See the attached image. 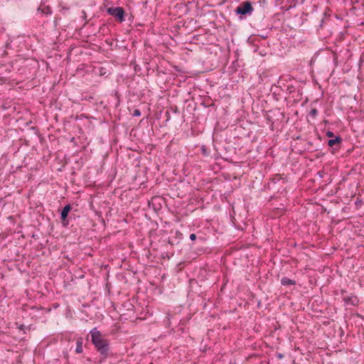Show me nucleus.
Segmentation results:
<instances>
[{"label":"nucleus","mask_w":364,"mask_h":364,"mask_svg":"<svg viewBox=\"0 0 364 364\" xmlns=\"http://www.w3.org/2000/svg\"><path fill=\"white\" fill-rule=\"evenodd\" d=\"M150 364H153V363H150Z\"/></svg>","instance_id":"26"},{"label":"nucleus","mask_w":364,"mask_h":364,"mask_svg":"<svg viewBox=\"0 0 364 364\" xmlns=\"http://www.w3.org/2000/svg\"><path fill=\"white\" fill-rule=\"evenodd\" d=\"M263 38H265L267 36H264V34H262Z\"/></svg>","instance_id":"25"},{"label":"nucleus","mask_w":364,"mask_h":364,"mask_svg":"<svg viewBox=\"0 0 364 364\" xmlns=\"http://www.w3.org/2000/svg\"><path fill=\"white\" fill-rule=\"evenodd\" d=\"M343 139L341 136L337 135L334 139H330L327 144L329 147L333 148L335 150H338L341 148V144H342Z\"/></svg>","instance_id":"7"},{"label":"nucleus","mask_w":364,"mask_h":364,"mask_svg":"<svg viewBox=\"0 0 364 364\" xmlns=\"http://www.w3.org/2000/svg\"><path fill=\"white\" fill-rule=\"evenodd\" d=\"M326 136L328 138L334 139L336 136L334 133L331 131H327L326 133Z\"/></svg>","instance_id":"14"},{"label":"nucleus","mask_w":364,"mask_h":364,"mask_svg":"<svg viewBox=\"0 0 364 364\" xmlns=\"http://www.w3.org/2000/svg\"><path fill=\"white\" fill-rule=\"evenodd\" d=\"M318 114V110L316 108H312L309 112V115L313 118H315Z\"/></svg>","instance_id":"12"},{"label":"nucleus","mask_w":364,"mask_h":364,"mask_svg":"<svg viewBox=\"0 0 364 364\" xmlns=\"http://www.w3.org/2000/svg\"><path fill=\"white\" fill-rule=\"evenodd\" d=\"M19 328H20L21 330H24L25 326H24L23 325H21V326L19 327Z\"/></svg>","instance_id":"22"},{"label":"nucleus","mask_w":364,"mask_h":364,"mask_svg":"<svg viewBox=\"0 0 364 364\" xmlns=\"http://www.w3.org/2000/svg\"><path fill=\"white\" fill-rule=\"evenodd\" d=\"M253 11L254 8L252 5V3L249 1H245L240 4V5L235 10V12L236 14L240 15V18L242 19L247 15H251Z\"/></svg>","instance_id":"3"},{"label":"nucleus","mask_w":364,"mask_h":364,"mask_svg":"<svg viewBox=\"0 0 364 364\" xmlns=\"http://www.w3.org/2000/svg\"><path fill=\"white\" fill-rule=\"evenodd\" d=\"M263 38H265L267 36H264V34H262Z\"/></svg>","instance_id":"24"},{"label":"nucleus","mask_w":364,"mask_h":364,"mask_svg":"<svg viewBox=\"0 0 364 364\" xmlns=\"http://www.w3.org/2000/svg\"><path fill=\"white\" fill-rule=\"evenodd\" d=\"M38 11H41V13H43V14H44L46 15H50V14H52V9H51V7L50 6H46L43 9L39 7L38 9Z\"/></svg>","instance_id":"11"},{"label":"nucleus","mask_w":364,"mask_h":364,"mask_svg":"<svg viewBox=\"0 0 364 364\" xmlns=\"http://www.w3.org/2000/svg\"><path fill=\"white\" fill-rule=\"evenodd\" d=\"M87 360L89 361V362H91V358H87Z\"/></svg>","instance_id":"23"},{"label":"nucleus","mask_w":364,"mask_h":364,"mask_svg":"<svg viewBox=\"0 0 364 364\" xmlns=\"http://www.w3.org/2000/svg\"><path fill=\"white\" fill-rule=\"evenodd\" d=\"M91 337V342L94 345L95 350L100 353V359L95 360V363L101 364L104 363L107 358L113 356V353L110 350L109 341L107 339L97 328H92L87 336V339Z\"/></svg>","instance_id":"1"},{"label":"nucleus","mask_w":364,"mask_h":364,"mask_svg":"<svg viewBox=\"0 0 364 364\" xmlns=\"http://www.w3.org/2000/svg\"><path fill=\"white\" fill-rule=\"evenodd\" d=\"M325 14L323 13H311L306 14V18L303 20L302 24L304 28H311L318 31L323 28L325 21Z\"/></svg>","instance_id":"2"},{"label":"nucleus","mask_w":364,"mask_h":364,"mask_svg":"<svg viewBox=\"0 0 364 364\" xmlns=\"http://www.w3.org/2000/svg\"><path fill=\"white\" fill-rule=\"evenodd\" d=\"M276 356L278 359H282L284 358V355L281 353H277Z\"/></svg>","instance_id":"18"},{"label":"nucleus","mask_w":364,"mask_h":364,"mask_svg":"<svg viewBox=\"0 0 364 364\" xmlns=\"http://www.w3.org/2000/svg\"><path fill=\"white\" fill-rule=\"evenodd\" d=\"M347 291L346 289L341 290V294L342 296V300L344 302V305L347 306H357L359 304L358 297L353 293H350L349 294H347Z\"/></svg>","instance_id":"4"},{"label":"nucleus","mask_w":364,"mask_h":364,"mask_svg":"<svg viewBox=\"0 0 364 364\" xmlns=\"http://www.w3.org/2000/svg\"><path fill=\"white\" fill-rule=\"evenodd\" d=\"M71 210L72 205L70 204H67L60 212V220L63 227H67L69 225L70 220L68 218V215Z\"/></svg>","instance_id":"6"},{"label":"nucleus","mask_w":364,"mask_h":364,"mask_svg":"<svg viewBox=\"0 0 364 364\" xmlns=\"http://www.w3.org/2000/svg\"><path fill=\"white\" fill-rule=\"evenodd\" d=\"M200 105H202L204 107H215V104L213 102H212V100H211L210 97L206 96V95L203 96L202 97V101L200 102Z\"/></svg>","instance_id":"8"},{"label":"nucleus","mask_w":364,"mask_h":364,"mask_svg":"<svg viewBox=\"0 0 364 364\" xmlns=\"http://www.w3.org/2000/svg\"><path fill=\"white\" fill-rule=\"evenodd\" d=\"M190 239L193 241L196 240V235L194 233L191 234Z\"/></svg>","instance_id":"19"},{"label":"nucleus","mask_w":364,"mask_h":364,"mask_svg":"<svg viewBox=\"0 0 364 364\" xmlns=\"http://www.w3.org/2000/svg\"><path fill=\"white\" fill-rule=\"evenodd\" d=\"M169 109L171 111H172L173 113H176V114H179V109L177 107V106H171Z\"/></svg>","instance_id":"15"},{"label":"nucleus","mask_w":364,"mask_h":364,"mask_svg":"<svg viewBox=\"0 0 364 364\" xmlns=\"http://www.w3.org/2000/svg\"><path fill=\"white\" fill-rule=\"evenodd\" d=\"M134 117H139L141 115V111L138 109H135L132 113Z\"/></svg>","instance_id":"16"},{"label":"nucleus","mask_w":364,"mask_h":364,"mask_svg":"<svg viewBox=\"0 0 364 364\" xmlns=\"http://www.w3.org/2000/svg\"><path fill=\"white\" fill-rule=\"evenodd\" d=\"M200 150H201V152L203 154V156H208L209 154V152L208 151V149L206 148L205 146L203 145L200 148Z\"/></svg>","instance_id":"13"},{"label":"nucleus","mask_w":364,"mask_h":364,"mask_svg":"<svg viewBox=\"0 0 364 364\" xmlns=\"http://www.w3.org/2000/svg\"><path fill=\"white\" fill-rule=\"evenodd\" d=\"M82 345H83V338H79L77 340V343H76V349H75L76 353H82V351H83Z\"/></svg>","instance_id":"10"},{"label":"nucleus","mask_w":364,"mask_h":364,"mask_svg":"<svg viewBox=\"0 0 364 364\" xmlns=\"http://www.w3.org/2000/svg\"><path fill=\"white\" fill-rule=\"evenodd\" d=\"M7 55H8V52H7V51H6V50H4V51L2 52V53H1V56L2 58H3V57L6 56Z\"/></svg>","instance_id":"21"},{"label":"nucleus","mask_w":364,"mask_h":364,"mask_svg":"<svg viewBox=\"0 0 364 364\" xmlns=\"http://www.w3.org/2000/svg\"><path fill=\"white\" fill-rule=\"evenodd\" d=\"M166 114V122H168L171 119V115H170V112H169V110H167L165 113Z\"/></svg>","instance_id":"17"},{"label":"nucleus","mask_w":364,"mask_h":364,"mask_svg":"<svg viewBox=\"0 0 364 364\" xmlns=\"http://www.w3.org/2000/svg\"><path fill=\"white\" fill-rule=\"evenodd\" d=\"M82 18L84 20H86V19H87L86 12H85V11H82Z\"/></svg>","instance_id":"20"},{"label":"nucleus","mask_w":364,"mask_h":364,"mask_svg":"<svg viewBox=\"0 0 364 364\" xmlns=\"http://www.w3.org/2000/svg\"><path fill=\"white\" fill-rule=\"evenodd\" d=\"M107 13L113 16L115 20L119 23L125 20V11L122 7H109L107 9Z\"/></svg>","instance_id":"5"},{"label":"nucleus","mask_w":364,"mask_h":364,"mask_svg":"<svg viewBox=\"0 0 364 364\" xmlns=\"http://www.w3.org/2000/svg\"><path fill=\"white\" fill-rule=\"evenodd\" d=\"M281 284L283 286L295 285L296 281L291 279L287 277H284L281 279Z\"/></svg>","instance_id":"9"}]
</instances>
